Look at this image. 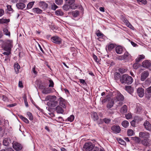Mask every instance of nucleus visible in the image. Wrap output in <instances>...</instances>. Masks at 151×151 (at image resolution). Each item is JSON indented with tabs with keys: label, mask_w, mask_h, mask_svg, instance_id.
<instances>
[{
	"label": "nucleus",
	"mask_w": 151,
	"mask_h": 151,
	"mask_svg": "<svg viewBox=\"0 0 151 151\" xmlns=\"http://www.w3.org/2000/svg\"><path fill=\"white\" fill-rule=\"evenodd\" d=\"M57 98L55 96H48L45 98L46 101H49L48 102H51L56 100Z\"/></svg>",
	"instance_id": "f8f14e48"
},
{
	"label": "nucleus",
	"mask_w": 151,
	"mask_h": 151,
	"mask_svg": "<svg viewBox=\"0 0 151 151\" xmlns=\"http://www.w3.org/2000/svg\"><path fill=\"white\" fill-rule=\"evenodd\" d=\"M119 142L120 144L123 145L126 144L125 142L123 140L120 138L119 140Z\"/></svg>",
	"instance_id": "09e8293b"
},
{
	"label": "nucleus",
	"mask_w": 151,
	"mask_h": 151,
	"mask_svg": "<svg viewBox=\"0 0 151 151\" xmlns=\"http://www.w3.org/2000/svg\"><path fill=\"white\" fill-rule=\"evenodd\" d=\"M117 59L119 60H124V57L123 55H121L117 57Z\"/></svg>",
	"instance_id": "e2e57ef3"
},
{
	"label": "nucleus",
	"mask_w": 151,
	"mask_h": 151,
	"mask_svg": "<svg viewBox=\"0 0 151 151\" xmlns=\"http://www.w3.org/2000/svg\"><path fill=\"white\" fill-rule=\"evenodd\" d=\"M120 81L121 83L127 84H130L133 82L132 77L128 75L125 74L122 75L120 78Z\"/></svg>",
	"instance_id": "f257e3e1"
},
{
	"label": "nucleus",
	"mask_w": 151,
	"mask_h": 151,
	"mask_svg": "<svg viewBox=\"0 0 151 151\" xmlns=\"http://www.w3.org/2000/svg\"><path fill=\"white\" fill-rule=\"evenodd\" d=\"M73 16L75 17H77L79 15V12L78 10H75L72 13Z\"/></svg>",
	"instance_id": "4c0bfd02"
},
{
	"label": "nucleus",
	"mask_w": 151,
	"mask_h": 151,
	"mask_svg": "<svg viewBox=\"0 0 151 151\" xmlns=\"http://www.w3.org/2000/svg\"><path fill=\"white\" fill-rule=\"evenodd\" d=\"M94 145L91 142H87L83 146V150L86 151H90L92 150V148L94 146Z\"/></svg>",
	"instance_id": "7ed1b4c3"
},
{
	"label": "nucleus",
	"mask_w": 151,
	"mask_h": 151,
	"mask_svg": "<svg viewBox=\"0 0 151 151\" xmlns=\"http://www.w3.org/2000/svg\"><path fill=\"white\" fill-rule=\"evenodd\" d=\"M7 7L8 10L10 11H12L13 9L12 8L11 6L10 5H8L7 6Z\"/></svg>",
	"instance_id": "338daca9"
},
{
	"label": "nucleus",
	"mask_w": 151,
	"mask_h": 151,
	"mask_svg": "<svg viewBox=\"0 0 151 151\" xmlns=\"http://www.w3.org/2000/svg\"><path fill=\"white\" fill-rule=\"evenodd\" d=\"M127 111V107L126 105H124L121 109L120 112L121 113L124 114Z\"/></svg>",
	"instance_id": "b1692460"
},
{
	"label": "nucleus",
	"mask_w": 151,
	"mask_h": 151,
	"mask_svg": "<svg viewBox=\"0 0 151 151\" xmlns=\"http://www.w3.org/2000/svg\"><path fill=\"white\" fill-rule=\"evenodd\" d=\"M55 3L58 5H61L63 3V0H55Z\"/></svg>",
	"instance_id": "79ce46f5"
},
{
	"label": "nucleus",
	"mask_w": 151,
	"mask_h": 151,
	"mask_svg": "<svg viewBox=\"0 0 151 151\" xmlns=\"http://www.w3.org/2000/svg\"><path fill=\"white\" fill-rule=\"evenodd\" d=\"M93 57L94 60L96 62L98 63L99 61V60L97 58V57L94 54H93Z\"/></svg>",
	"instance_id": "4d7b16f0"
},
{
	"label": "nucleus",
	"mask_w": 151,
	"mask_h": 151,
	"mask_svg": "<svg viewBox=\"0 0 151 151\" xmlns=\"http://www.w3.org/2000/svg\"><path fill=\"white\" fill-rule=\"evenodd\" d=\"M19 118L24 122L26 123H29V120L26 118L24 117L22 115H20L19 116Z\"/></svg>",
	"instance_id": "2f4dec72"
},
{
	"label": "nucleus",
	"mask_w": 151,
	"mask_h": 151,
	"mask_svg": "<svg viewBox=\"0 0 151 151\" xmlns=\"http://www.w3.org/2000/svg\"><path fill=\"white\" fill-rule=\"evenodd\" d=\"M147 140V139H145L144 140H142V144L146 146H149V144L148 143Z\"/></svg>",
	"instance_id": "473e14b6"
},
{
	"label": "nucleus",
	"mask_w": 151,
	"mask_h": 151,
	"mask_svg": "<svg viewBox=\"0 0 151 151\" xmlns=\"http://www.w3.org/2000/svg\"><path fill=\"white\" fill-rule=\"evenodd\" d=\"M112 95L114 96L113 100L115 102H116L118 101L120 102L124 100V98L123 96L118 91L113 92Z\"/></svg>",
	"instance_id": "f03ea898"
},
{
	"label": "nucleus",
	"mask_w": 151,
	"mask_h": 151,
	"mask_svg": "<svg viewBox=\"0 0 151 151\" xmlns=\"http://www.w3.org/2000/svg\"><path fill=\"white\" fill-rule=\"evenodd\" d=\"M122 126L124 128H127L129 125V123L127 121H124L122 123Z\"/></svg>",
	"instance_id": "c756f323"
},
{
	"label": "nucleus",
	"mask_w": 151,
	"mask_h": 151,
	"mask_svg": "<svg viewBox=\"0 0 151 151\" xmlns=\"http://www.w3.org/2000/svg\"><path fill=\"white\" fill-rule=\"evenodd\" d=\"M2 100L5 101H8V99L7 97L4 96H2Z\"/></svg>",
	"instance_id": "0e129e2a"
},
{
	"label": "nucleus",
	"mask_w": 151,
	"mask_h": 151,
	"mask_svg": "<svg viewBox=\"0 0 151 151\" xmlns=\"http://www.w3.org/2000/svg\"><path fill=\"white\" fill-rule=\"evenodd\" d=\"M11 141L10 139L9 138H5L3 141V144L4 145L8 146L11 143Z\"/></svg>",
	"instance_id": "9b49d317"
},
{
	"label": "nucleus",
	"mask_w": 151,
	"mask_h": 151,
	"mask_svg": "<svg viewBox=\"0 0 151 151\" xmlns=\"http://www.w3.org/2000/svg\"><path fill=\"white\" fill-rule=\"evenodd\" d=\"M144 89L141 88H138L137 93L138 95L140 97H142L144 95Z\"/></svg>",
	"instance_id": "4468645a"
},
{
	"label": "nucleus",
	"mask_w": 151,
	"mask_h": 151,
	"mask_svg": "<svg viewBox=\"0 0 151 151\" xmlns=\"http://www.w3.org/2000/svg\"><path fill=\"white\" fill-rule=\"evenodd\" d=\"M34 2H31L29 3L27 5V8L28 9H30L32 8L34 4Z\"/></svg>",
	"instance_id": "ea45409f"
},
{
	"label": "nucleus",
	"mask_w": 151,
	"mask_h": 151,
	"mask_svg": "<svg viewBox=\"0 0 151 151\" xmlns=\"http://www.w3.org/2000/svg\"><path fill=\"white\" fill-rule=\"evenodd\" d=\"M12 46V41L10 40H7L5 44L3 49L5 51H11Z\"/></svg>",
	"instance_id": "20e7f679"
},
{
	"label": "nucleus",
	"mask_w": 151,
	"mask_h": 151,
	"mask_svg": "<svg viewBox=\"0 0 151 151\" xmlns=\"http://www.w3.org/2000/svg\"><path fill=\"white\" fill-rule=\"evenodd\" d=\"M142 109V107L141 106L139 105H137V112H140Z\"/></svg>",
	"instance_id": "5fc2aeb1"
},
{
	"label": "nucleus",
	"mask_w": 151,
	"mask_h": 151,
	"mask_svg": "<svg viewBox=\"0 0 151 151\" xmlns=\"http://www.w3.org/2000/svg\"><path fill=\"white\" fill-rule=\"evenodd\" d=\"M124 59H126L130 58L131 57V55L127 52H125L124 55H123Z\"/></svg>",
	"instance_id": "c85d7f7f"
},
{
	"label": "nucleus",
	"mask_w": 151,
	"mask_h": 151,
	"mask_svg": "<svg viewBox=\"0 0 151 151\" xmlns=\"http://www.w3.org/2000/svg\"><path fill=\"white\" fill-rule=\"evenodd\" d=\"M126 24L129 27L131 28V29H132L133 28L132 25L129 22H127V23Z\"/></svg>",
	"instance_id": "bf43d9fd"
},
{
	"label": "nucleus",
	"mask_w": 151,
	"mask_h": 151,
	"mask_svg": "<svg viewBox=\"0 0 151 151\" xmlns=\"http://www.w3.org/2000/svg\"><path fill=\"white\" fill-rule=\"evenodd\" d=\"M145 56L143 55H139L138 57L136 59V61L137 63L139 62L142 59H144Z\"/></svg>",
	"instance_id": "cd10ccee"
},
{
	"label": "nucleus",
	"mask_w": 151,
	"mask_h": 151,
	"mask_svg": "<svg viewBox=\"0 0 151 151\" xmlns=\"http://www.w3.org/2000/svg\"><path fill=\"white\" fill-rule=\"evenodd\" d=\"M122 20L126 24L129 22L127 19L123 16L122 17Z\"/></svg>",
	"instance_id": "6e6d98bb"
},
{
	"label": "nucleus",
	"mask_w": 151,
	"mask_h": 151,
	"mask_svg": "<svg viewBox=\"0 0 151 151\" xmlns=\"http://www.w3.org/2000/svg\"><path fill=\"white\" fill-rule=\"evenodd\" d=\"M16 6L18 9L22 10L24 9L26 6L25 5L24 3L22 2L17 3Z\"/></svg>",
	"instance_id": "dca6fc26"
},
{
	"label": "nucleus",
	"mask_w": 151,
	"mask_h": 151,
	"mask_svg": "<svg viewBox=\"0 0 151 151\" xmlns=\"http://www.w3.org/2000/svg\"><path fill=\"white\" fill-rule=\"evenodd\" d=\"M7 52H4L3 53V54H4V55H9L10 53V51H7Z\"/></svg>",
	"instance_id": "69168bd1"
},
{
	"label": "nucleus",
	"mask_w": 151,
	"mask_h": 151,
	"mask_svg": "<svg viewBox=\"0 0 151 151\" xmlns=\"http://www.w3.org/2000/svg\"><path fill=\"white\" fill-rule=\"evenodd\" d=\"M56 15L58 16H62L63 14V12L60 10H58L55 12Z\"/></svg>",
	"instance_id": "f704fd0d"
},
{
	"label": "nucleus",
	"mask_w": 151,
	"mask_h": 151,
	"mask_svg": "<svg viewBox=\"0 0 151 151\" xmlns=\"http://www.w3.org/2000/svg\"><path fill=\"white\" fill-rule=\"evenodd\" d=\"M111 129L114 132L119 133L121 131V129L119 126L114 125L111 127Z\"/></svg>",
	"instance_id": "2eb2a0df"
},
{
	"label": "nucleus",
	"mask_w": 151,
	"mask_h": 151,
	"mask_svg": "<svg viewBox=\"0 0 151 151\" xmlns=\"http://www.w3.org/2000/svg\"><path fill=\"white\" fill-rule=\"evenodd\" d=\"M58 8V6L55 4L53 3L51 5V9L54 10H55Z\"/></svg>",
	"instance_id": "3c124183"
},
{
	"label": "nucleus",
	"mask_w": 151,
	"mask_h": 151,
	"mask_svg": "<svg viewBox=\"0 0 151 151\" xmlns=\"http://www.w3.org/2000/svg\"><path fill=\"white\" fill-rule=\"evenodd\" d=\"M47 105L48 106H51L53 107H55L58 104V102L57 101L55 100L51 102H48Z\"/></svg>",
	"instance_id": "aec40b11"
},
{
	"label": "nucleus",
	"mask_w": 151,
	"mask_h": 151,
	"mask_svg": "<svg viewBox=\"0 0 151 151\" xmlns=\"http://www.w3.org/2000/svg\"><path fill=\"white\" fill-rule=\"evenodd\" d=\"M3 31L4 35L9 37H10V32L9 31L8 29L7 28H4L3 29Z\"/></svg>",
	"instance_id": "393cba45"
},
{
	"label": "nucleus",
	"mask_w": 151,
	"mask_h": 151,
	"mask_svg": "<svg viewBox=\"0 0 151 151\" xmlns=\"http://www.w3.org/2000/svg\"><path fill=\"white\" fill-rule=\"evenodd\" d=\"M96 34L97 36L100 37H103L104 35V34L102 33L99 30L97 31Z\"/></svg>",
	"instance_id": "e433bc0d"
},
{
	"label": "nucleus",
	"mask_w": 151,
	"mask_h": 151,
	"mask_svg": "<svg viewBox=\"0 0 151 151\" xmlns=\"http://www.w3.org/2000/svg\"><path fill=\"white\" fill-rule=\"evenodd\" d=\"M51 40L53 42L59 45L62 42L61 38L57 36L52 37L51 38Z\"/></svg>",
	"instance_id": "39448f33"
},
{
	"label": "nucleus",
	"mask_w": 151,
	"mask_h": 151,
	"mask_svg": "<svg viewBox=\"0 0 151 151\" xmlns=\"http://www.w3.org/2000/svg\"><path fill=\"white\" fill-rule=\"evenodd\" d=\"M145 129L147 130L151 131V123L147 121H146L143 124Z\"/></svg>",
	"instance_id": "9d476101"
},
{
	"label": "nucleus",
	"mask_w": 151,
	"mask_h": 151,
	"mask_svg": "<svg viewBox=\"0 0 151 151\" xmlns=\"http://www.w3.org/2000/svg\"><path fill=\"white\" fill-rule=\"evenodd\" d=\"M103 121L106 123H109L110 122V120L108 119H103Z\"/></svg>",
	"instance_id": "052dcab7"
},
{
	"label": "nucleus",
	"mask_w": 151,
	"mask_h": 151,
	"mask_svg": "<svg viewBox=\"0 0 151 151\" xmlns=\"http://www.w3.org/2000/svg\"><path fill=\"white\" fill-rule=\"evenodd\" d=\"M4 11L3 9H0V17L2 16L4 14Z\"/></svg>",
	"instance_id": "680f3d73"
},
{
	"label": "nucleus",
	"mask_w": 151,
	"mask_h": 151,
	"mask_svg": "<svg viewBox=\"0 0 151 151\" xmlns=\"http://www.w3.org/2000/svg\"><path fill=\"white\" fill-rule=\"evenodd\" d=\"M32 10L34 13L37 14H40L42 12V10L38 8H33Z\"/></svg>",
	"instance_id": "4be33fe9"
},
{
	"label": "nucleus",
	"mask_w": 151,
	"mask_h": 151,
	"mask_svg": "<svg viewBox=\"0 0 151 151\" xmlns=\"http://www.w3.org/2000/svg\"><path fill=\"white\" fill-rule=\"evenodd\" d=\"M146 97L149 99L151 97V86L146 89Z\"/></svg>",
	"instance_id": "f3484780"
},
{
	"label": "nucleus",
	"mask_w": 151,
	"mask_h": 151,
	"mask_svg": "<svg viewBox=\"0 0 151 151\" xmlns=\"http://www.w3.org/2000/svg\"><path fill=\"white\" fill-rule=\"evenodd\" d=\"M142 64L143 67L146 68H148L150 66V62L147 60L144 61Z\"/></svg>",
	"instance_id": "a211bd4d"
},
{
	"label": "nucleus",
	"mask_w": 151,
	"mask_h": 151,
	"mask_svg": "<svg viewBox=\"0 0 151 151\" xmlns=\"http://www.w3.org/2000/svg\"><path fill=\"white\" fill-rule=\"evenodd\" d=\"M93 119L94 121L97 120L98 119V116L96 112H93L92 114Z\"/></svg>",
	"instance_id": "c9c22d12"
},
{
	"label": "nucleus",
	"mask_w": 151,
	"mask_h": 151,
	"mask_svg": "<svg viewBox=\"0 0 151 151\" xmlns=\"http://www.w3.org/2000/svg\"><path fill=\"white\" fill-rule=\"evenodd\" d=\"M49 82L50 83L49 86V87H53L54 84L53 81L51 80H49Z\"/></svg>",
	"instance_id": "864d4df0"
},
{
	"label": "nucleus",
	"mask_w": 151,
	"mask_h": 151,
	"mask_svg": "<svg viewBox=\"0 0 151 151\" xmlns=\"http://www.w3.org/2000/svg\"><path fill=\"white\" fill-rule=\"evenodd\" d=\"M125 90L127 91L129 93H131V88L130 86H127L125 87Z\"/></svg>",
	"instance_id": "de8ad7c7"
},
{
	"label": "nucleus",
	"mask_w": 151,
	"mask_h": 151,
	"mask_svg": "<svg viewBox=\"0 0 151 151\" xmlns=\"http://www.w3.org/2000/svg\"><path fill=\"white\" fill-rule=\"evenodd\" d=\"M125 116L126 119H128L131 118L132 117V116L131 114L128 113Z\"/></svg>",
	"instance_id": "13d9d810"
},
{
	"label": "nucleus",
	"mask_w": 151,
	"mask_h": 151,
	"mask_svg": "<svg viewBox=\"0 0 151 151\" xmlns=\"http://www.w3.org/2000/svg\"><path fill=\"white\" fill-rule=\"evenodd\" d=\"M115 102L114 101V100L112 99L107 104L106 107L108 109H110L113 106L114 103Z\"/></svg>",
	"instance_id": "a878e982"
},
{
	"label": "nucleus",
	"mask_w": 151,
	"mask_h": 151,
	"mask_svg": "<svg viewBox=\"0 0 151 151\" xmlns=\"http://www.w3.org/2000/svg\"><path fill=\"white\" fill-rule=\"evenodd\" d=\"M99 148L97 147H95L94 145L90 151H99Z\"/></svg>",
	"instance_id": "49530a36"
},
{
	"label": "nucleus",
	"mask_w": 151,
	"mask_h": 151,
	"mask_svg": "<svg viewBox=\"0 0 151 151\" xmlns=\"http://www.w3.org/2000/svg\"><path fill=\"white\" fill-rule=\"evenodd\" d=\"M74 116L73 115H71L68 118V120L70 122H72L74 120Z\"/></svg>",
	"instance_id": "a18cd8bd"
},
{
	"label": "nucleus",
	"mask_w": 151,
	"mask_h": 151,
	"mask_svg": "<svg viewBox=\"0 0 151 151\" xmlns=\"http://www.w3.org/2000/svg\"><path fill=\"white\" fill-rule=\"evenodd\" d=\"M149 75L148 72L145 71L142 73L141 75V80L142 81H144L148 77Z\"/></svg>",
	"instance_id": "423d86ee"
},
{
	"label": "nucleus",
	"mask_w": 151,
	"mask_h": 151,
	"mask_svg": "<svg viewBox=\"0 0 151 151\" xmlns=\"http://www.w3.org/2000/svg\"><path fill=\"white\" fill-rule=\"evenodd\" d=\"M115 47V45L113 44H111L108 45V49L109 51H111Z\"/></svg>",
	"instance_id": "72a5a7b5"
},
{
	"label": "nucleus",
	"mask_w": 151,
	"mask_h": 151,
	"mask_svg": "<svg viewBox=\"0 0 151 151\" xmlns=\"http://www.w3.org/2000/svg\"><path fill=\"white\" fill-rule=\"evenodd\" d=\"M13 146L14 149L17 151L20 150L22 148V146L21 144L17 142L14 143Z\"/></svg>",
	"instance_id": "0eeeda50"
},
{
	"label": "nucleus",
	"mask_w": 151,
	"mask_h": 151,
	"mask_svg": "<svg viewBox=\"0 0 151 151\" xmlns=\"http://www.w3.org/2000/svg\"><path fill=\"white\" fill-rule=\"evenodd\" d=\"M76 7L75 6H70L68 4H65L63 6V9L65 11L68 10L70 9H75L76 8Z\"/></svg>",
	"instance_id": "ddd939ff"
},
{
	"label": "nucleus",
	"mask_w": 151,
	"mask_h": 151,
	"mask_svg": "<svg viewBox=\"0 0 151 151\" xmlns=\"http://www.w3.org/2000/svg\"><path fill=\"white\" fill-rule=\"evenodd\" d=\"M9 19H2L0 20V22L2 23H6L9 22Z\"/></svg>",
	"instance_id": "37998d69"
},
{
	"label": "nucleus",
	"mask_w": 151,
	"mask_h": 151,
	"mask_svg": "<svg viewBox=\"0 0 151 151\" xmlns=\"http://www.w3.org/2000/svg\"><path fill=\"white\" fill-rule=\"evenodd\" d=\"M123 50L122 47L120 46L116 47L115 48L116 52L118 54H121Z\"/></svg>",
	"instance_id": "6ab92c4d"
},
{
	"label": "nucleus",
	"mask_w": 151,
	"mask_h": 151,
	"mask_svg": "<svg viewBox=\"0 0 151 151\" xmlns=\"http://www.w3.org/2000/svg\"><path fill=\"white\" fill-rule=\"evenodd\" d=\"M27 115L29 117V119L30 120H32L33 119V117L32 115V114L30 112H27Z\"/></svg>",
	"instance_id": "8fccbe9b"
},
{
	"label": "nucleus",
	"mask_w": 151,
	"mask_h": 151,
	"mask_svg": "<svg viewBox=\"0 0 151 151\" xmlns=\"http://www.w3.org/2000/svg\"><path fill=\"white\" fill-rule=\"evenodd\" d=\"M138 3H141L144 4H146L147 3V1L146 0H137Z\"/></svg>",
	"instance_id": "c03bdc74"
},
{
	"label": "nucleus",
	"mask_w": 151,
	"mask_h": 151,
	"mask_svg": "<svg viewBox=\"0 0 151 151\" xmlns=\"http://www.w3.org/2000/svg\"><path fill=\"white\" fill-rule=\"evenodd\" d=\"M127 70L123 68H120L119 69V71L122 73H124L127 71Z\"/></svg>",
	"instance_id": "603ef678"
},
{
	"label": "nucleus",
	"mask_w": 151,
	"mask_h": 151,
	"mask_svg": "<svg viewBox=\"0 0 151 151\" xmlns=\"http://www.w3.org/2000/svg\"><path fill=\"white\" fill-rule=\"evenodd\" d=\"M127 134L128 136H132L133 134V131L131 129H129L127 131Z\"/></svg>",
	"instance_id": "a19ab883"
},
{
	"label": "nucleus",
	"mask_w": 151,
	"mask_h": 151,
	"mask_svg": "<svg viewBox=\"0 0 151 151\" xmlns=\"http://www.w3.org/2000/svg\"><path fill=\"white\" fill-rule=\"evenodd\" d=\"M39 6L42 9L45 10L48 7V4L45 2L44 1H40L38 3Z\"/></svg>",
	"instance_id": "6e6552de"
},
{
	"label": "nucleus",
	"mask_w": 151,
	"mask_h": 151,
	"mask_svg": "<svg viewBox=\"0 0 151 151\" xmlns=\"http://www.w3.org/2000/svg\"><path fill=\"white\" fill-rule=\"evenodd\" d=\"M36 67L34 65V67L32 69V72L34 73V74H36L37 73V72L35 70V68Z\"/></svg>",
	"instance_id": "774afa93"
},
{
	"label": "nucleus",
	"mask_w": 151,
	"mask_h": 151,
	"mask_svg": "<svg viewBox=\"0 0 151 151\" xmlns=\"http://www.w3.org/2000/svg\"><path fill=\"white\" fill-rule=\"evenodd\" d=\"M57 112L58 113L62 114L63 112V110L60 106H58L56 108Z\"/></svg>",
	"instance_id": "bb28decb"
},
{
	"label": "nucleus",
	"mask_w": 151,
	"mask_h": 151,
	"mask_svg": "<svg viewBox=\"0 0 151 151\" xmlns=\"http://www.w3.org/2000/svg\"><path fill=\"white\" fill-rule=\"evenodd\" d=\"M121 77L120 74L118 73H116L114 75V79L115 81L118 80Z\"/></svg>",
	"instance_id": "7c9ffc66"
},
{
	"label": "nucleus",
	"mask_w": 151,
	"mask_h": 151,
	"mask_svg": "<svg viewBox=\"0 0 151 151\" xmlns=\"http://www.w3.org/2000/svg\"><path fill=\"white\" fill-rule=\"evenodd\" d=\"M14 68L16 73H19V70L20 68V66L17 63H15L14 65Z\"/></svg>",
	"instance_id": "5701e85b"
},
{
	"label": "nucleus",
	"mask_w": 151,
	"mask_h": 151,
	"mask_svg": "<svg viewBox=\"0 0 151 151\" xmlns=\"http://www.w3.org/2000/svg\"><path fill=\"white\" fill-rule=\"evenodd\" d=\"M75 0H66V3L68 4V5L70 6H72V5L74 3Z\"/></svg>",
	"instance_id": "58836bf2"
},
{
	"label": "nucleus",
	"mask_w": 151,
	"mask_h": 151,
	"mask_svg": "<svg viewBox=\"0 0 151 151\" xmlns=\"http://www.w3.org/2000/svg\"><path fill=\"white\" fill-rule=\"evenodd\" d=\"M149 136V134L147 132H140L139 133V137L145 139H147Z\"/></svg>",
	"instance_id": "1a4fd4ad"
},
{
	"label": "nucleus",
	"mask_w": 151,
	"mask_h": 151,
	"mask_svg": "<svg viewBox=\"0 0 151 151\" xmlns=\"http://www.w3.org/2000/svg\"><path fill=\"white\" fill-rule=\"evenodd\" d=\"M59 104L64 108L66 107V106L65 105V100L62 98L60 99Z\"/></svg>",
	"instance_id": "412c9836"
}]
</instances>
